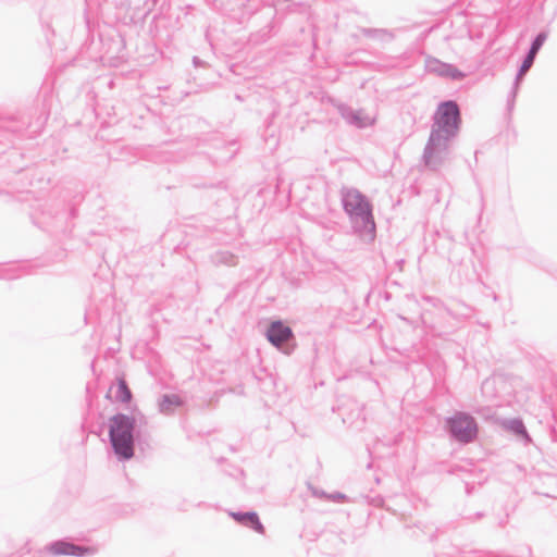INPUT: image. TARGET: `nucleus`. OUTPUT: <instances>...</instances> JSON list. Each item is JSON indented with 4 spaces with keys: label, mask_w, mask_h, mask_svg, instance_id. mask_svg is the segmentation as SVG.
Masks as SVG:
<instances>
[{
    "label": "nucleus",
    "mask_w": 557,
    "mask_h": 557,
    "mask_svg": "<svg viewBox=\"0 0 557 557\" xmlns=\"http://www.w3.org/2000/svg\"><path fill=\"white\" fill-rule=\"evenodd\" d=\"M115 397L117 400H120L122 403H128L131 400L132 394H131V391L128 389L125 381H123V380L119 381Z\"/></svg>",
    "instance_id": "nucleus-12"
},
{
    "label": "nucleus",
    "mask_w": 557,
    "mask_h": 557,
    "mask_svg": "<svg viewBox=\"0 0 557 557\" xmlns=\"http://www.w3.org/2000/svg\"><path fill=\"white\" fill-rule=\"evenodd\" d=\"M338 109L343 119L348 124L358 128L371 126L375 122V117L367 113L364 110H354L346 106H341Z\"/></svg>",
    "instance_id": "nucleus-7"
},
{
    "label": "nucleus",
    "mask_w": 557,
    "mask_h": 557,
    "mask_svg": "<svg viewBox=\"0 0 557 557\" xmlns=\"http://www.w3.org/2000/svg\"><path fill=\"white\" fill-rule=\"evenodd\" d=\"M547 38V35L545 33H540L535 39L533 40L532 45H531V48L529 50V52H531L532 54H537L539 50L542 48V46L544 45L545 40Z\"/></svg>",
    "instance_id": "nucleus-13"
},
{
    "label": "nucleus",
    "mask_w": 557,
    "mask_h": 557,
    "mask_svg": "<svg viewBox=\"0 0 557 557\" xmlns=\"http://www.w3.org/2000/svg\"><path fill=\"white\" fill-rule=\"evenodd\" d=\"M346 498L344 494L341 493H334L327 496V499L334 500V502H342Z\"/></svg>",
    "instance_id": "nucleus-18"
},
{
    "label": "nucleus",
    "mask_w": 557,
    "mask_h": 557,
    "mask_svg": "<svg viewBox=\"0 0 557 557\" xmlns=\"http://www.w3.org/2000/svg\"><path fill=\"white\" fill-rule=\"evenodd\" d=\"M313 495L319 496V497H325V498H327V496H329L324 492H319L317 490L313 491Z\"/></svg>",
    "instance_id": "nucleus-19"
},
{
    "label": "nucleus",
    "mask_w": 557,
    "mask_h": 557,
    "mask_svg": "<svg viewBox=\"0 0 557 557\" xmlns=\"http://www.w3.org/2000/svg\"><path fill=\"white\" fill-rule=\"evenodd\" d=\"M292 336L290 327L284 325L281 321L271 323L267 331L268 341L277 348H281Z\"/></svg>",
    "instance_id": "nucleus-9"
},
{
    "label": "nucleus",
    "mask_w": 557,
    "mask_h": 557,
    "mask_svg": "<svg viewBox=\"0 0 557 557\" xmlns=\"http://www.w3.org/2000/svg\"><path fill=\"white\" fill-rule=\"evenodd\" d=\"M450 436L460 443L472 442L478 434L475 420L468 413L457 412L446 420Z\"/></svg>",
    "instance_id": "nucleus-5"
},
{
    "label": "nucleus",
    "mask_w": 557,
    "mask_h": 557,
    "mask_svg": "<svg viewBox=\"0 0 557 557\" xmlns=\"http://www.w3.org/2000/svg\"><path fill=\"white\" fill-rule=\"evenodd\" d=\"M133 417L117 413L109 421V436L114 454L119 460H129L134 456Z\"/></svg>",
    "instance_id": "nucleus-2"
},
{
    "label": "nucleus",
    "mask_w": 557,
    "mask_h": 557,
    "mask_svg": "<svg viewBox=\"0 0 557 557\" xmlns=\"http://www.w3.org/2000/svg\"><path fill=\"white\" fill-rule=\"evenodd\" d=\"M530 69L522 65L520 66L518 73H517V76H516V81H515V84H513V89H512V95L513 97L516 96L517 91H518V88H519V84L520 82L522 81L523 76L527 74V72L529 71Z\"/></svg>",
    "instance_id": "nucleus-14"
},
{
    "label": "nucleus",
    "mask_w": 557,
    "mask_h": 557,
    "mask_svg": "<svg viewBox=\"0 0 557 557\" xmlns=\"http://www.w3.org/2000/svg\"><path fill=\"white\" fill-rule=\"evenodd\" d=\"M460 124V111L455 101H444L438 104L434 116L431 131L457 136Z\"/></svg>",
    "instance_id": "nucleus-4"
},
{
    "label": "nucleus",
    "mask_w": 557,
    "mask_h": 557,
    "mask_svg": "<svg viewBox=\"0 0 557 557\" xmlns=\"http://www.w3.org/2000/svg\"><path fill=\"white\" fill-rule=\"evenodd\" d=\"M218 262L232 265L235 263V257L230 252H221L218 257Z\"/></svg>",
    "instance_id": "nucleus-15"
},
{
    "label": "nucleus",
    "mask_w": 557,
    "mask_h": 557,
    "mask_svg": "<svg viewBox=\"0 0 557 557\" xmlns=\"http://www.w3.org/2000/svg\"><path fill=\"white\" fill-rule=\"evenodd\" d=\"M181 405L182 400L180 396L174 394L164 395L159 403V410L164 414H170L175 410V408L180 407Z\"/></svg>",
    "instance_id": "nucleus-11"
},
{
    "label": "nucleus",
    "mask_w": 557,
    "mask_h": 557,
    "mask_svg": "<svg viewBox=\"0 0 557 557\" xmlns=\"http://www.w3.org/2000/svg\"><path fill=\"white\" fill-rule=\"evenodd\" d=\"M46 552L52 556H85L94 555L95 547H85L65 541H57L46 546Z\"/></svg>",
    "instance_id": "nucleus-6"
},
{
    "label": "nucleus",
    "mask_w": 557,
    "mask_h": 557,
    "mask_svg": "<svg viewBox=\"0 0 557 557\" xmlns=\"http://www.w3.org/2000/svg\"><path fill=\"white\" fill-rule=\"evenodd\" d=\"M425 70L429 73L435 74L442 77H449L451 79H461L463 78V73H461L457 67L451 64L444 63L435 58H428L425 60Z\"/></svg>",
    "instance_id": "nucleus-8"
},
{
    "label": "nucleus",
    "mask_w": 557,
    "mask_h": 557,
    "mask_svg": "<svg viewBox=\"0 0 557 557\" xmlns=\"http://www.w3.org/2000/svg\"><path fill=\"white\" fill-rule=\"evenodd\" d=\"M342 202L355 233L364 240H373L375 237V222L371 203L367 197L355 188L344 189L342 191Z\"/></svg>",
    "instance_id": "nucleus-1"
},
{
    "label": "nucleus",
    "mask_w": 557,
    "mask_h": 557,
    "mask_svg": "<svg viewBox=\"0 0 557 557\" xmlns=\"http://www.w3.org/2000/svg\"><path fill=\"white\" fill-rule=\"evenodd\" d=\"M535 54H532L531 52H528L527 57L524 58L523 62H522V65L531 69V66L533 65V62L535 60Z\"/></svg>",
    "instance_id": "nucleus-16"
},
{
    "label": "nucleus",
    "mask_w": 557,
    "mask_h": 557,
    "mask_svg": "<svg viewBox=\"0 0 557 557\" xmlns=\"http://www.w3.org/2000/svg\"><path fill=\"white\" fill-rule=\"evenodd\" d=\"M230 516L240 523L242 525L248 527L257 531L258 533H263L264 528L262 523L259 520V517L256 512L249 511V512H231Z\"/></svg>",
    "instance_id": "nucleus-10"
},
{
    "label": "nucleus",
    "mask_w": 557,
    "mask_h": 557,
    "mask_svg": "<svg viewBox=\"0 0 557 557\" xmlns=\"http://www.w3.org/2000/svg\"><path fill=\"white\" fill-rule=\"evenodd\" d=\"M454 138L455 136L431 131L422 154L424 165L433 171L442 168L449 158L450 144Z\"/></svg>",
    "instance_id": "nucleus-3"
},
{
    "label": "nucleus",
    "mask_w": 557,
    "mask_h": 557,
    "mask_svg": "<svg viewBox=\"0 0 557 557\" xmlns=\"http://www.w3.org/2000/svg\"><path fill=\"white\" fill-rule=\"evenodd\" d=\"M194 62H195V64H198V59L194 58Z\"/></svg>",
    "instance_id": "nucleus-20"
},
{
    "label": "nucleus",
    "mask_w": 557,
    "mask_h": 557,
    "mask_svg": "<svg viewBox=\"0 0 557 557\" xmlns=\"http://www.w3.org/2000/svg\"><path fill=\"white\" fill-rule=\"evenodd\" d=\"M512 429H513V430H515V432H517V433H524V432H525V430H524V426H523L522 422H521V421H518V420H516V421H513V422H512Z\"/></svg>",
    "instance_id": "nucleus-17"
}]
</instances>
